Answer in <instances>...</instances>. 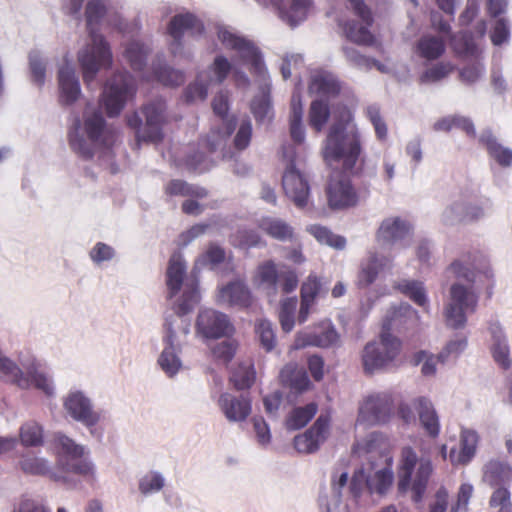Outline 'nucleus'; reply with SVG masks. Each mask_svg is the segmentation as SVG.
<instances>
[{
    "label": "nucleus",
    "instance_id": "nucleus-1",
    "mask_svg": "<svg viewBox=\"0 0 512 512\" xmlns=\"http://www.w3.org/2000/svg\"><path fill=\"white\" fill-rule=\"evenodd\" d=\"M335 122L326 136L323 157L332 165L340 163L341 172L348 176H359L365 166L362 136L355 124L349 127L354 116L346 105H338L334 111Z\"/></svg>",
    "mask_w": 512,
    "mask_h": 512
},
{
    "label": "nucleus",
    "instance_id": "nucleus-2",
    "mask_svg": "<svg viewBox=\"0 0 512 512\" xmlns=\"http://www.w3.org/2000/svg\"><path fill=\"white\" fill-rule=\"evenodd\" d=\"M106 12L107 8L102 0H90L86 5L85 16L91 44L79 52L78 61L82 70L83 81L87 86H90L94 81L100 69H107L112 64L110 46L95 29V26L100 23Z\"/></svg>",
    "mask_w": 512,
    "mask_h": 512
},
{
    "label": "nucleus",
    "instance_id": "nucleus-3",
    "mask_svg": "<svg viewBox=\"0 0 512 512\" xmlns=\"http://www.w3.org/2000/svg\"><path fill=\"white\" fill-rule=\"evenodd\" d=\"M406 314L417 316V312L409 304H401L398 308H394L391 316L384 321L378 340L370 341L364 346L361 359L366 374L371 375L376 371L384 370L397 359L402 349V342L390 332V329L392 321H395L398 315Z\"/></svg>",
    "mask_w": 512,
    "mask_h": 512
},
{
    "label": "nucleus",
    "instance_id": "nucleus-4",
    "mask_svg": "<svg viewBox=\"0 0 512 512\" xmlns=\"http://www.w3.org/2000/svg\"><path fill=\"white\" fill-rule=\"evenodd\" d=\"M433 473L429 458H418L412 447H404L400 453L397 467V490L399 494L411 492L414 503L422 502L430 477Z\"/></svg>",
    "mask_w": 512,
    "mask_h": 512
},
{
    "label": "nucleus",
    "instance_id": "nucleus-5",
    "mask_svg": "<svg viewBox=\"0 0 512 512\" xmlns=\"http://www.w3.org/2000/svg\"><path fill=\"white\" fill-rule=\"evenodd\" d=\"M142 118L138 112L126 116L128 127L135 130L138 142L159 143L163 140V126L166 123V104L162 100H155L141 107Z\"/></svg>",
    "mask_w": 512,
    "mask_h": 512
},
{
    "label": "nucleus",
    "instance_id": "nucleus-6",
    "mask_svg": "<svg viewBox=\"0 0 512 512\" xmlns=\"http://www.w3.org/2000/svg\"><path fill=\"white\" fill-rule=\"evenodd\" d=\"M254 282L263 286L269 298H275L279 290L283 294L293 292L299 281L295 270L287 266L278 269L272 260H268L257 267Z\"/></svg>",
    "mask_w": 512,
    "mask_h": 512
},
{
    "label": "nucleus",
    "instance_id": "nucleus-7",
    "mask_svg": "<svg viewBox=\"0 0 512 512\" xmlns=\"http://www.w3.org/2000/svg\"><path fill=\"white\" fill-rule=\"evenodd\" d=\"M135 93L133 77L128 72L115 73L107 82L101 100L107 116H118Z\"/></svg>",
    "mask_w": 512,
    "mask_h": 512
},
{
    "label": "nucleus",
    "instance_id": "nucleus-8",
    "mask_svg": "<svg viewBox=\"0 0 512 512\" xmlns=\"http://www.w3.org/2000/svg\"><path fill=\"white\" fill-rule=\"evenodd\" d=\"M478 303L477 295L461 284L450 288V301L445 308V320L449 327L458 329L466 324L467 313H473Z\"/></svg>",
    "mask_w": 512,
    "mask_h": 512
},
{
    "label": "nucleus",
    "instance_id": "nucleus-9",
    "mask_svg": "<svg viewBox=\"0 0 512 512\" xmlns=\"http://www.w3.org/2000/svg\"><path fill=\"white\" fill-rule=\"evenodd\" d=\"M219 40L226 46L236 50L245 64L250 65V72L258 77H264L267 73L260 50L249 40L237 36L228 30L218 33Z\"/></svg>",
    "mask_w": 512,
    "mask_h": 512
},
{
    "label": "nucleus",
    "instance_id": "nucleus-10",
    "mask_svg": "<svg viewBox=\"0 0 512 512\" xmlns=\"http://www.w3.org/2000/svg\"><path fill=\"white\" fill-rule=\"evenodd\" d=\"M356 16H358L364 25H359L351 20L343 24V30L348 40L358 45L373 46L376 42L375 36L368 27L372 26L374 19L370 8L364 0H347Z\"/></svg>",
    "mask_w": 512,
    "mask_h": 512
},
{
    "label": "nucleus",
    "instance_id": "nucleus-11",
    "mask_svg": "<svg viewBox=\"0 0 512 512\" xmlns=\"http://www.w3.org/2000/svg\"><path fill=\"white\" fill-rule=\"evenodd\" d=\"M393 400L387 393L366 397L359 407L357 422L367 425L387 423L392 416Z\"/></svg>",
    "mask_w": 512,
    "mask_h": 512
},
{
    "label": "nucleus",
    "instance_id": "nucleus-12",
    "mask_svg": "<svg viewBox=\"0 0 512 512\" xmlns=\"http://www.w3.org/2000/svg\"><path fill=\"white\" fill-rule=\"evenodd\" d=\"M282 186L285 195L298 208H304L309 199L310 186L304 174H302L294 165L293 157L282 177Z\"/></svg>",
    "mask_w": 512,
    "mask_h": 512
},
{
    "label": "nucleus",
    "instance_id": "nucleus-13",
    "mask_svg": "<svg viewBox=\"0 0 512 512\" xmlns=\"http://www.w3.org/2000/svg\"><path fill=\"white\" fill-rule=\"evenodd\" d=\"M326 281L316 273H310L302 282L300 287V309L298 322L307 321L312 307L318 298L325 297L328 293Z\"/></svg>",
    "mask_w": 512,
    "mask_h": 512
},
{
    "label": "nucleus",
    "instance_id": "nucleus-14",
    "mask_svg": "<svg viewBox=\"0 0 512 512\" xmlns=\"http://www.w3.org/2000/svg\"><path fill=\"white\" fill-rule=\"evenodd\" d=\"M339 341V334L329 321L321 322L311 331L298 332L295 336L293 348L303 349L308 346L327 348Z\"/></svg>",
    "mask_w": 512,
    "mask_h": 512
},
{
    "label": "nucleus",
    "instance_id": "nucleus-15",
    "mask_svg": "<svg viewBox=\"0 0 512 512\" xmlns=\"http://www.w3.org/2000/svg\"><path fill=\"white\" fill-rule=\"evenodd\" d=\"M328 204L332 209H343L355 206L358 195L350 179L332 175L326 188Z\"/></svg>",
    "mask_w": 512,
    "mask_h": 512
},
{
    "label": "nucleus",
    "instance_id": "nucleus-16",
    "mask_svg": "<svg viewBox=\"0 0 512 512\" xmlns=\"http://www.w3.org/2000/svg\"><path fill=\"white\" fill-rule=\"evenodd\" d=\"M196 326L204 337L212 339L228 336L234 330L227 315L213 309L201 311L197 317Z\"/></svg>",
    "mask_w": 512,
    "mask_h": 512
},
{
    "label": "nucleus",
    "instance_id": "nucleus-17",
    "mask_svg": "<svg viewBox=\"0 0 512 512\" xmlns=\"http://www.w3.org/2000/svg\"><path fill=\"white\" fill-rule=\"evenodd\" d=\"M330 419L328 416L320 415L315 423L303 434L294 438V447L300 453H313L319 449L327 437Z\"/></svg>",
    "mask_w": 512,
    "mask_h": 512
},
{
    "label": "nucleus",
    "instance_id": "nucleus-18",
    "mask_svg": "<svg viewBox=\"0 0 512 512\" xmlns=\"http://www.w3.org/2000/svg\"><path fill=\"white\" fill-rule=\"evenodd\" d=\"M69 415L87 427H93L100 420V414L93 410L90 400L81 392L71 393L64 402Z\"/></svg>",
    "mask_w": 512,
    "mask_h": 512
},
{
    "label": "nucleus",
    "instance_id": "nucleus-19",
    "mask_svg": "<svg viewBox=\"0 0 512 512\" xmlns=\"http://www.w3.org/2000/svg\"><path fill=\"white\" fill-rule=\"evenodd\" d=\"M218 302L231 307L248 309L253 305L254 297L244 281L234 280L219 289Z\"/></svg>",
    "mask_w": 512,
    "mask_h": 512
},
{
    "label": "nucleus",
    "instance_id": "nucleus-20",
    "mask_svg": "<svg viewBox=\"0 0 512 512\" xmlns=\"http://www.w3.org/2000/svg\"><path fill=\"white\" fill-rule=\"evenodd\" d=\"M186 31L193 35H201L204 32V25L191 13L175 15L168 25V33L174 40L171 45L172 53L175 54L176 49L181 47V40Z\"/></svg>",
    "mask_w": 512,
    "mask_h": 512
},
{
    "label": "nucleus",
    "instance_id": "nucleus-21",
    "mask_svg": "<svg viewBox=\"0 0 512 512\" xmlns=\"http://www.w3.org/2000/svg\"><path fill=\"white\" fill-rule=\"evenodd\" d=\"M165 335L163 342L165 347L159 356L158 364L161 369L170 377L174 376L181 368L182 363L178 356L179 347L175 345V331L171 323L166 322L164 325Z\"/></svg>",
    "mask_w": 512,
    "mask_h": 512
},
{
    "label": "nucleus",
    "instance_id": "nucleus-22",
    "mask_svg": "<svg viewBox=\"0 0 512 512\" xmlns=\"http://www.w3.org/2000/svg\"><path fill=\"white\" fill-rule=\"evenodd\" d=\"M218 404L229 421L241 422L251 413V399L248 396H235L230 393L220 395Z\"/></svg>",
    "mask_w": 512,
    "mask_h": 512
},
{
    "label": "nucleus",
    "instance_id": "nucleus-23",
    "mask_svg": "<svg viewBox=\"0 0 512 512\" xmlns=\"http://www.w3.org/2000/svg\"><path fill=\"white\" fill-rule=\"evenodd\" d=\"M485 262V257L478 251L462 255L460 259L454 260L448 270L456 277L473 283L476 272Z\"/></svg>",
    "mask_w": 512,
    "mask_h": 512
},
{
    "label": "nucleus",
    "instance_id": "nucleus-24",
    "mask_svg": "<svg viewBox=\"0 0 512 512\" xmlns=\"http://www.w3.org/2000/svg\"><path fill=\"white\" fill-rule=\"evenodd\" d=\"M59 101L62 105L73 104L80 96L79 80L73 68L64 66L58 72Z\"/></svg>",
    "mask_w": 512,
    "mask_h": 512
},
{
    "label": "nucleus",
    "instance_id": "nucleus-25",
    "mask_svg": "<svg viewBox=\"0 0 512 512\" xmlns=\"http://www.w3.org/2000/svg\"><path fill=\"white\" fill-rule=\"evenodd\" d=\"M413 405L418 412L420 423L425 432L431 438L438 437L440 433L439 417L432 402L428 398L420 396L414 399Z\"/></svg>",
    "mask_w": 512,
    "mask_h": 512
},
{
    "label": "nucleus",
    "instance_id": "nucleus-26",
    "mask_svg": "<svg viewBox=\"0 0 512 512\" xmlns=\"http://www.w3.org/2000/svg\"><path fill=\"white\" fill-rule=\"evenodd\" d=\"M309 90L327 98L337 97L342 90V82L328 71H317L310 79Z\"/></svg>",
    "mask_w": 512,
    "mask_h": 512
},
{
    "label": "nucleus",
    "instance_id": "nucleus-27",
    "mask_svg": "<svg viewBox=\"0 0 512 512\" xmlns=\"http://www.w3.org/2000/svg\"><path fill=\"white\" fill-rule=\"evenodd\" d=\"M479 443V435L476 431L471 429H463L460 433V451L455 450L450 452V461L454 465H466L476 454L477 446Z\"/></svg>",
    "mask_w": 512,
    "mask_h": 512
},
{
    "label": "nucleus",
    "instance_id": "nucleus-28",
    "mask_svg": "<svg viewBox=\"0 0 512 512\" xmlns=\"http://www.w3.org/2000/svg\"><path fill=\"white\" fill-rule=\"evenodd\" d=\"M84 130L90 141L104 147L110 145L112 133L106 128V122L101 113L95 112L84 120Z\"/></svg>",
    "mask_w": 512,
    "mask_h": 512
},
{
    "label": "nucleus",
    "instance_id": "nucleus-29",
    "mask_svg": "<svg viewBox=\"0 0 512 512\" xmlns=\"http://www.w3.org/2000/svg\"><path fill=\"white\" fill-rule=\"evenodd\" d=\"M186 274V264L180 254H173L168 262L166 271V285L169 290V298L174 297L180 291L184 276Z\"/></svg>",
    "mask_w": 512,
    "mask_h": 512
},
{
    "label": "nucleus",
    "instance_id": "nucleus-30",
    "mask_svg": "<svg viewBox=\"0 0 512 512\" xmlns=\"http://www.w3.org/2000/svg\"><path fill=\"white\" fill-rule=\"evenodd\" d=\"M483 480L491 487H503L512 480V468L507 463L490 460L484 466Z\"/></svg>",
    "mask_w": 512,
    "mask_h": 512
},
{
    "label": "nucleus",
    "instance_id": "nucleus-31",
    "mask_svg": "<svg viewBox=\"0 0 512 512\" xmlns=\"http://www.w3.org/2000/svg\"><path fill=\"white\" fill-rule=\"evenodd\" d=\"M483 215V210L479 206L455 203L442 214L445 224L462 223L471 220H477Z\"/></svg>",
    "mask_w": 512,
    "mask_h": 512
},
{
    "label": "nucleus",
    "instance_id": "nucleus-32",
    "mask_svg": "<svg viewBox=\"0 0 512 512\" xmlns=\"http://www.w3.org/2000/svg\"><path fill=\"white\" fill-rule=\"evenodd\" d=\"M445 51V40L436 35H423L416 44V53L427 61L439 59Z\"/></svg>",
    "mask_w": 512,
    "mask_h": 512
},
{
    "label": "nucleus",
    "instance_id": "nucleus-33",
    "mask_svg": "<svg viewBox=\"0 0 512 512\" xmlns=\"http://www.w3.org/2000/svg\"><path fill=\"white\" fill-rule=\"evenodd\" d=\"M410 230L411 226L408 222L403 221L398 217L389 218L381 223L377 231V239L388 243L394 242L404 238Z\"/></svg>",
    "mask_w": 512,
    "mask_h": 512
},
{
    "label": "nucleus",
    "instance_id": "nucleus-34",
    "mask_svg": "<svg viewBox=\"0 0 512 512\" xmlns=\"http://www.w3.org/2000/svg\"><path fill=\"white\" fill-rule=\"evenodd\" d=\"M279 377L284 386L296 392H303L310 386L307 372L303 368H298L293 364L284 366L280 371Z\"/></svg>",
    "mask_w": 512,
    "mask_h": 512
},
{
    "label": "nucleus",
    "instance_id": "nucleus-35",
    "mask_svg": "<svg viewBox=\"0 0 512 512\" xmlns=\"http://www.w3.org/2000/svg\"><path fill=\"white\" fill-rule=\"evenodd\" d=\"M164 192L170 197L182 196L203 199L208 196V191L204 187L189 184L181 179H172L164 187Z\"/></svg>",
    "mask_w": 512,
    "mask_h": 512
},
{
    "label": "nucleus",
    "instance_id": "nucleus-36",
    "mask_svg": "<svg viewBox=\"0 0 512 512\" xmlns=\"http://www.w3.org/2000/svg\"><path fill=\"white\" fill-rule=\"evenodd\" d=\"M387 262L388 260L386 258H379L375 253L371 254L369 258L361 264L357 277V285L363 288L372 284L376 280L379 271Z\"/></svg>",
    "mask_w": 512,
    "mask_h": 512
},
{
    "label": "nucleus",
    "instance_id": "nucleus-37",
    "mask_svg": "<svg viewBox=\"0 0 512 512\" xmlns=\"http://www.w3.org/2000/svg\"><path fill=\"white\" fill-rule=\"evenodd\" d=\"M259 228L270 237L279 241L293 238V228L281 219L265 217L259 222Z\"/></svg>",
    "mask_w": 512,
    "mask_h": 512
},
{
    "label": "nucleus",
    "instance_id": "nucleus-38",
    "mask_svg": "<svg viewBox=\"0 0 512 512\" xmlns=\"http://www.w3.org/2000/svg\"><path fill=\"white\" fill-rule=\"evenodd\" d=\"M58 466L63 472L79 475L87 481H93L95 479L94 464L87 458H84V456L74 461L59 458Z\"/></svg>",
    "mask_w": 512,
    "mask_h": 512
},
{
    "label": "nucleus",
    "instance_id": "nucleus-39",
    "mask_svg": "<svg viewBox=\"0 0 512 512\" xmlns=\"http://www.w3.org/2000/svg\"><path fill=\"white\" fill-rule=\"evenodd\" d=\"M256 372L252 362L240 363L232 369L230 382L236 390H246L255 382Z\"/></svg>",
    "mask_w": 512,
    "mask_h": 512
},
{
    "label": "nucleus",
    "instance_id": "nucleus-40",
    "mask_svg": "<svg viewBox=\"0 0 512 512\" xmlns=\"http://www.w3.org/2000/svg\"><path fill=\"white\" fill-rule=\"evenodd\" d=\"M480 142L500 166L509 167L512 164V150L499 144L491 134L482 135Z\"/></svg>",
    "mask_w": 512,
    "mask_h": 512
},
{
    "label": "nucleus",
    "instance_id": "nucleus-41",
    "mask_svg": "<svg viewBox=\"0 0 512 512\" xmlns=\"http://www.w3.org/2000/svg\"><path fill=\"white\" fill-rule=\"evenodd\" d=\"M317 404L309 403L304 407L294 408L286 418L285 425L288 430H298L308 424L317 413Z\"/></svg>",
    "mask_w": 512,
    "mask_h": 512
},
{
    "label": "nucleus",
    "instance_id": "nucleus-42",
    "mask_svg": "<svg viewBox=\"0 0 512 512\" xmlns=\"http://www.w3.org/2000/svg\"><path fill=\"white\" fill-rule=\"evenodd\" d=\"M290 108V135L295 143L300 144L304 141L305 133L302 127L303 108L299 95L292 96Z\"/></svg>",
    "mask_w": 512,
    "mask_h": 512
},
{
    "label": "nucleus",
    "instance_id": "nucleus-43",
    "mask_svg": "<svg viewBox=\"0 0 512 512\" xmlns=\"http://www.w3.org/2000/svg\"><path fill=\"white\" fill-rule=\"evenodd\" d=\"M330 117V108L327 102L321 99H316L311 102L309 108V125L316 132H321L327 124Z\"/></svg>",
    "mask_w": 512,
    "mask_h": 512
},
{
    "label": "nucleus",
    "instance_id": "nucleus-44",
    "mask_svg": "<svg viewBox=\"0 0 512 512\" xmlns=\"http://www.w3.org/2000/svg\"><path fill=\"white\" fill-rule=\"evenodd\" d=\"M393 482V473L391 469L384 468L376 471L373 475L366 478L365 486L370 494H385Z\"/></svg>",
    "mask_w": 512,
    "mask_h": 512
},
{
    "label": "nucleus",
    "instance_id": "nucleus-45",
    "mask_svg": "<svg viewBox=\"0 0 512 512\" xmlns=\"http://www.w3.org/2000/svg\"><path fill=\"white\" fill-rule=\"evenodd\" d=\"M451 44L456 55L461 57H477L478 47L471 32H459L451 38Z\"/></svg>",
    "mask_w": 512,
    "mask_h": 512
},
{
    "label": "nucleus",
    "instance_id": "nucleus-46",
    "mask_svg": "<svg viewBox=\"0 0 512 512\" xmlns=\"http://www.w3.org/2000/svg\"><path fill=\"white\" fill-rule=\"evenodd\" d=\"M56 447L60 449L59 454L63 460H76L85 454V448L77 444L73 439L64 434H58L55 437Z\"/></svg>",
    "mask_w": 512,
    "mask_h": 512
},
{
    "label": "nucleus",
    "instance_id": "nucleus-47",
    "mask_svg": "<svg viewBox=\"0 0 512 512\" xmlns=\"http://www.w3.org/2000/svg\"><path fill=\"white\" fill-rule=\"evenodd\" d=\"M297 304L298 301L296 297H288L280 302L278 318L282 330L286 333L292 331L294 328Z\"/></svg>",
    "mask_w": 512,
    "mask_h": 512
},
{
    "label": "nucleus",
    "instance_id": "nucleus-48",
    "mask_svg": "<svg viewBox=\"0 0 512 512\" xmlns=\"http://www.w3.org/2000/svg\"><path fill=\"white\" fill-rule=\"evenodd\" d=\"M79 120H77V127L75 131L70 132L68 135V142L71 149L82 159L90 160L95 154L94 146L97 143L92 141L88 142L82 136L78 135Z\"/></svg>",
    "mask_w": 512,
    "mask_h": 512
},
{
    "label": "nucleus",
    "instance_id": "nucleus-49",
    "mask_svg": "<svg viewBox=\"0 0 512 512\" xmlns=\"http://www.w3.org/2000/svg\"><path fill=\"white\" fill-rule=\"evenodd\" d=\"M148 53L149 48L145 44L134 41L128 44L125 50V58L133 70L141 71L145 66Z\"/></svg>",
    "mask_w": 512,
    "mask_h": 512
},
{
    "label": "nucleus",
    "instance_id": "nucleus-50",
    "mask_svg": "<svg viewBox=\"0 0 512 512\" xmlns=\"http://www.w3.org/2000/svg\"><path fill=\"white\" fill-rule=\"evenodd\" d=\"M154 78L165 86H180L185 81V75L182 71L172 69L166 65H157L153 67Z\"/></svg>",
    "mask_w": 512,
    "mask_h": 512
},
{
    "label": "nucleus",
    "instance_id": "nucleus-51",
    "mask_svg": "<svg viewBox=\"0 0 512 512\" xmlns=\"http://www.w3.org/2000/svg\"><path fill=\"white\" fill-rule=\"evenodd\" d=\"M307 231L320 243L327 244L336 249H343L346 245L344 237L333 234L328 228L321 225H311Z\"/></svg>",
    "mask_w": 512,
    "mask_h": 512
},
{
    "label": "nucleus",
    "instance_id": "nucleus-52",
    "mask_svg": "<svg viewBox=\"0 0 512 512\" xmlns=\"http://www.w3.org/2000/svg\"><path fill=\"white\" fill-rule=\"evenodd\" d=\"M398 287L399 290L408 296L414 303L421 307H426L427 296L422 282L404 281L400 283Z\"/></svg>",
    "mask_w": 512,
    "mask_h": 512
},
{
    "label": "nucleus",
    "instance_id": "nucleus-53",
    "mask_svg": "<svg viewBox=\"0 0 512 512\" xmlns=\"http://www.w3.org/2000/svg\"><path fill=\"white\" fill-rule=\"evenodd\" d=\"M229 242L235 247L250 248L257 246L261 237L255 230L239 229L230 236Z\"/></svg>",
    "mask_w": 512,
    "mask_h": 512
},
{
    "label": "nucleus",
    "instance_id": "nucleus-54",
    "mask_svg": "<svg viewBox=\"0 0 512 512\" xmlns=\"http://www.w3.org/2000/svg\"><path fill=\"white\" fill-rule=\"evenodd\" d=\"M20 439L25 446H38L43 442L42 427L36 422L25 423L20 429Z\"/></svg>",
    "mask_w": 512,
    "mask_h": 512
},
{
    "label": "nucleus",
    "instance_id": "nucleus-55",
    "mask_svg": "<svg viewBox=\"0 0 512 512\" xmlns=\"http://www.w3.org/2000/svg\"><path fill=\"white\" fill-rule=\"evenodd\" d=\"M200 300V294L196 283L187 284L186 289L177 305V313L185 315L193 310Z\"/></svg>",
    "mask_w": 512,
    "mask_h": 512
},
{
    "label": "nucleus",
    "instance_id": "nucleus-56",
    "mask_svg": "<svg viewBox=\"0 0 512 512\" xmlns=\"http://www.w3.org/2000/svg\"><path fill=\"white\" fill-rule=\"evenodd\" d=\"M421 372L424 376H432L436 372V364L438 362H444L445 359H440L439 355L434 356L432 354H428L426 351L421 350L416 352L412 357V363L414 365H419L421 362H423Z\"/></svg>",
    "mask_w": 512,
    "mask_h": 512
},
{
    "label": "nucleus",
    "instance_id": "nucleus-57",
    "mask_svg": "<svg viewBox=\"0 0 512 512\" xmlns=\"http://www.w3.org/2000/svg\"><path fill=\"white\" fill-rule=\"evenodd\" d=\"M454 70V66L449 62H440L427 69L420 77L421 83L437 82L447 77Z\"/></svg>",
    "mask_w": 512,
    "mask_h": 512
},
{
    "label": "nucleus",
    "instance_id": "nucleus-58",
    "mask_svg": "<svg viewBox=\"0 0 512 512\" xmlns=\"http://www.w3.org/2000/svg\"><path fill=\"white\" fill-rule=\"evenodd\" d=\"M256 333L259 336L261 345L266 351L269 352L274 349L276 339L271 322L267 320H260L256 325Z\"/></svg>",
    "mask_w": 512,
    "mask_h": 512
},
{
    "label": "nucleus",
    "instance_id": "nucleus-59",
    "mask_svg": "<svg viewBox=\"0 0 512 512\" xmlns=\"http://www.w3.org/2000/svg\"><path fill=\"white\" fill-rule=\"evenodd\" d=\"M366 116L374 127L377 139L385 141L388 135V128L386 122L381 117L379 108L376 106L367 107Z\"/></svg>",
    "mask_w": 512,
    "mask_h": 512
},
{
    "label": "nucleus",
    "instance_id": "nucleus-60",
    "mask_svg": "<svg viewBox=\"0 0 512 512\" xmlns=\"http://www.w3.org/2000/svg\"><path fill=\"white\" fill-rule=\"evenodd\" d=\"M209 69L215 76L216 82L218 84H221L226 80L228 75L231 73L233 67L225 56L218 55L215 57Z\"/></svg>",
    "mask_w": 512,
    "mask_h": 512
},
{
    "label": "nucleus",
    "instance_id": "nucleus-61",
    "mask_svg": "<svg viewBox=\"0 0 512 512\" xmlns=\"http://www.w3.org/2000/svg\"><path fill=\"white\" fill-rule=\"evenodd\" d=\"M491 353L494 361L502 369L508 370L511 367L512 361L510 359V350L506 340L493 343L491 347Z\"/></svg>",
    "mask_w": 512,
    "mask_h": 512
},
{
    "label": "nucleus",
    "instance_id": "nucleus-62",
    "mask_svg": "<svg viewBox=\"0 0 512 512\" xmlns=\"http://www.w3.org/2000/svg\"><path fill=\"white\" fill-rule=\"evenodd\" d=\"M21 469L32 475H46L49 472L47 461L37 457H25L21 462Z\"/></svg>",
    "mask_w": 512,
    "mask_h": 512
},
{
    "label": "nucleus",
    "instance_id": "nucleus-63",
    "mask_svg": "<svg viewBox=\"0 0 512 512\" xmlns=\"http://www.w3.org/2000/svg\"><path fill=\"white\" fill-rule=\"evenodd\" d=\"M197 77L196 81L189 84L184 91L186 103H192L196 100H205L208 94V84L201 83Z\"/></svg>",
    "mask_w": 512,
    "mask_h": 512
},
{
    "label": "nucleus",
    "instance_id": "nucleus-64",
    "mask_svg": "<svg viewBox=\"0 0 512 512\" xmlns=\"http://www.w3.org/2000/svg\"><path fill=\"white\" fill-rule=\"evenodd\" d=\"M164 486V480L158 473H151L144 476L139 482V490L142 494L147 495L157 492Z\"/></svg>",
    "mask_w": 512,
    "mask_h": 512
}]
</instances>
